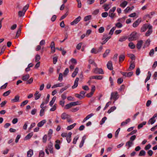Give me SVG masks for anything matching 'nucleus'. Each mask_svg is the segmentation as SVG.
I'll use <instances>...</instances> for the list:
<instances>
[{"mask_svg": "<svg viewBox=\"0 0 157 157\" xmlns=\"http://www.w3.org/2000/svg\"><path fill=\"white\" fill-rule=\"evenodd\" d=\"M139 36L137 33L133 32L130 34L128 40L130 41L136 40L139 38Z\"/></svg>", "mask_w": 157, "mask_h": 157, "instance_id": "f257e3e1", "label": "nucleus"}, {"mask_svg": "<svg viewBox=\"0 0 157 157\" xmlns=\"http://www.w3.org/2000/svg\"><path fill=\"white\" fill-rule=\"evenodd\" d=\"M119 97L117 92H112L111 94L110 99L111 100L113 99L115 101H116L119 98Z\"/></svg>", "mask_w": 157, "mask_h": 157, "instance_id": "f03ea898", "label": "nucleus"}, {"mask_svg": "<svg viewBox=\"0 0 157 157\" xmlns=\"http://www.w3.org/2000/svg\"><path fill=\"white\" fill-rule=\"evenodd\" d=\"M156 117H157V113H155L153 117L149 119L147 122V124H153L155 121V118Z\"/></svg>", "mask_w": 157, "mask_h": 157, "instance_id": "7ed1b4c3", "label": "nucleus"}, {"mask_svg": "<svg viewBox=\"0 0 157 157\" xmlns=\"http://www.w3.org/2000/svg\"><path fill=\"white\" fill-rule=\"evenodd\" d=\"M94 72L96 74H104L103 70L101 68H98L97 67L94 69Z\"/></svg>", "mask_w": 157, "mask_h": 157, "instance_id": "20e7f679", "label": "nucleus"}, {"mask_svg": "<svg viewBox=\"0 0 157 157\" xmlns=\"http://www.w3.org/2000/svg\"><path fill=\"white\" fill-rule=\"evenodd\" d=\"M121 73L124 76H125V77H129L132 75L133 74V72L131 71V72H129L127 73V72H121Z\"/></svg>", "mask_w": 157, "mask_h": 157, "instance_id": "39448f33", "label": "nucleus"}, {"mask_svg": "<svg viewBox=\"0 0 157 157\" xmlns=\"http://www.w3.org/2000/svg\"><path fill=\"white\" fill-rule=\"evenodd\" d=\"M81 19V17L80 16H78V17L75 18L73 21L71 23V25H74L75 24H77L80 21Z\"/></svg>", "mask_w": 157, "mask_h": 157, "instance_id": "423d86ee", "label": "nucleus"}, {"mask_svg": "<svg viewBox=\"0 0 157 157\" xmlns=\"http://www.w3.org/2000/svg\"><path fill=\"white\" fill-rule=\"evenodd\" d=\"M103 78L102 76L101 75H96L90 77V79L91 80L92 79H101Z\"/></svg>", "mask_w": 157, "mask_h": 157, "instance_id": "0eeeda50", "label": "nucleus"}, {"mask_svg": "<svg viewBox=\"0 0 157 157\" xmlns=\"http://www.w3.org/2000/svg\"><path fill=\"white\" fill-rule=\"evenodd\" d=\"M107 68L110 70H113V67L112 65V62L111 61H109L108 62L107 64Z\"/></svg>", "mask_w": 157, "mask_h": 157, "instance_id": "6e6552de", "label": "nucleus"}, {"mask_svg": "<svg viewBox=\"0 0 157 157\" xmlns=\"http://www.w3.org/2000/svg\"><path fill=\"white\" fill-rule=\"evenodd\" d=\"M20 96L18 95H17L14 97V98L11 100L12 102H16L19 101Z\"/></svg>", "mask_w": 157, "mask_h": 157, "instance_id": "1a4fd4ad", "label": "nucleus"}, {"mask_svg": "<svg viewBox=\"0 0 157 157\" xmlns=\"http://www.w3.org/2000/svg\"><path fill=\"white\" fill-rule=\"evenodd\" d=\"M141 22V20L140 19H137L133 23L132 25L133 27L134 28L137 27Z\"/></svg>", "mask_w": 157, "mask_h": 157, "instance_id": "9d476101", "label": "nucleus"}, {"mask_svg": "<svg viewBox=\"0 0 157 157\" xmlns=\"http://www.w3.org/2000/svg\"><path fill=\"white\" fill-rule=\"evenodd\" d=\"M143 43V41L140 40L138 41L136 44V48L138 49H140Z\"/></svg>", "mask_w": 157, "mask_h": 157, "instance_id": "9b49d317", "label": "nucleus"}, {"mask_svg": "<svg viewBox=\"0 0 157 157\" xmlns=\"http://www.w3.org/2000/svg\"><path fill=\"white\" fill-rule=\"evenodd\" d=\"M78 81L79 78H76L74 84V85L72 87V89H74L78 86Z\"/></svg>", "mask_w": 157, "mask_h": 157, "instance_id": "f8f14e48", "label": "nucleus"}, {"mask_svg": "<svg viewBox=\"0 0 157 157\" xmlns=\"http://www.w3.org/2000/svg\"><path fill=\"white\" fill-rule=\"evenodd\" d=\"M39 93V92L37 91L34 94V95L35 97V99L36 100L38 99L41 96V94Z\"/></svg>", "mask_w": 157, "mask_h": 157, "instance_id": "ddd939ff", "label": "nucleus"}, {"mask_svg": "<svg viewBox=\"0 0 157 157\" xmlns=\"http://www.w3.org/2000/svg\"><path fill=\"white\" fill-rule=\"evenodd\" d=\"M151 40L149 39H148L146 40L144 44L143 48L144 49L146 47H148L150 44Z\"/></svg>", "mask_w": 157, "mask_h": 157, "instance_id": "4468645a", "label": "nucleus"}, {"mask_svg": "<svg viewBox=\"0 0 157 157\" xmlns=\"http://www.w3.org/2000/svg\"><path fill=\"white\" fill-rule=\"evenodd\" d=\"M135 67V64L134 63H132V61L131 62L130 65L128 69V71H131Z\"/></svg>", "mask_w": 157, "mask_h": 157, "instance_id": "2eb2a0df", "label": "nucleus"}, {"mask_svg": "<svg viewBox=\"0 0 157 157\" xmlns=\"http://www.w3.org/2000/svg\"><path fill=\"white\" fill-rule=\"evenodd\" d=\"M69 115H68L66 113H63L61 116V118L63 120H65L66 119L68 118Z\"/></svg>", "mask_w": 157, "mask_h": 157, "instance_id": "dca6fc26", "label": "nucleus"}, {"mask_svg": "<svg viewBox=\"0 0 157 157\" xmlns=\"http://www.w3.org/2000/svg\"><path fill=\"white\" fill-rule=\"evenodd\" d=\"M86 139V136H84L82 138V140H81L80 144L79 145V147L80 148L82 147L84 144V143L85 140Z\"/></svg>", "mask_w": 157, "mask_h": 157, "instance_id": "f3484780", "label": "nucleus"}, {"mask_svg": "<svg viewBox=\"0 0 157 157\" xmlns=\"http://www.w3.org/2000/svg\"><path fill=\"white\" fill-rule=\"evenodd\" d=\"M130 121V118H128L126 119L125 121L123 122L121 124V126H123L125 125L129 122Z\"/></svg>", "mask_w": 157, "mask_h": 157, "instance_id": "a211bd4d", "label": "nucleus"}, {"mask_svg": "<svg viewBox=\"0 0 157 157\" xmlns=\"http://www.w3.org/2000/svg\"><path fill=\"white\" fill-rule=\"evenodd\" d=\"M147 24H145L141 28V32H143L145 31L147 29Z\"/></svg>", "mask_w": 157, "mask_h": 157, "instance_id": "6ab92c4d", "label": "nucleus"}, {"mask_svg": "<svg viewBox=\"0 0 157 157\" xmlns=\"http://www.w3.org/2000/svg\"><path fill=\"white\" fill-rule=\"evenodd\" d=\"M78 67H76L75 70V71L73 72L72 74V77H75L76 75L77 74L78 71Z\"/></svg>", "mask_w": 157, "mask_h": 157, "instance_id": "aec40b11", "label": "nucleus"}, {"mask_svg": "<svg viewBox=\"0 0 157 157\" xmlns=\"http://www.w3.org/2000/svg\"><path fill=\"white\" fill-rule=\"evenodd\" d=\"M46 122V120H44L42 121H41L38 124H37L38 126V127H42L44 124Z\"/></svg>", "mask_w": 157, "mask_h": 157, "instance_id": "412c9836", "label": "nucleus"}, {"mask_svg": "<svg viewBox=\"0 0 157 157\" xmlns=\"http://www.w3.org/2000/svg\"><path fill=\"white\" fill-rule=\"evenodd\" d=\"M93 113H91L90 114L88 115L83 120V122H85L86 120L89 119L90 117L93 116Z\"/></svg>", "mask_w": 157, "mask_h": 157, "instance_id": "4be33fe9", "label": "nucleus"}, {"mask_svg": "<svg viewBox=\"0 0 157 157\" xmlns=\"http://www.w3.org/2000/svg\"><path fill=\"white\" fill-rule=\"evenodd\" d=\"M29 78V74H26L25 75L23 76L22 77V79L24 81L27 80Z\"/></svg>", "mask_w": 157, "mask_h": 157, "instance_id": "5701e85b", "label": "nucleus"}, {"mask_svg": "<svg viewBox=\"0 0 157 157\" xmlns=\"http://www.w3.org/2000/svg\"><path fill=\"white\" fill-rule=\"evenodd\" d=\"M63 86V83H61L58 84H57L53 85L52 87V88H55L56 87H62Z\"/></svg>", "mask_w": 157, "mask_h": 157, "instance_id": "b1692460", "label": "nucleus"}, {"mask_svg": "<svg viewBox=\"0 0 157 157\" xmlns=\"http://www.w3.org/2000/svg\"><path fill=\"white\" fill-rule=\"evenodd\" d=\"M56 96H54L52 98V100L50 101V102L49 103V105L50 106H52L55 100H56Z\"/></svg>", "mask_w": 157, "mask_h": 157, "instance_id": "393cba45", "label": "nucleus"}, {"mask_svg": "<svg viewBox=\"0 0 157 157\" xmlns=\"http://www.w3.org/2000/svg\"><path fill=\"white\" fill-rule=\"evenodd\" d=\"M127 39V37L126 36H123L119 38V41L120 42H122L125 41Z\"/></svg>", "mask_w": 157, "mask_h": 157, "instance_id": "a878e982", "label": "nucleus"}, {"mask_svg": "<svg viewBox=\"0 0 157 157\" xmlns=\"http://www.w3.org/2000/svg\"><path fill=\"white\" fill-rule=\"evenodd\" d=\"M116 109V107L115 106L112 107L108 110L107 113H110L114 111Z\"/></svg>", "mask_w": 157, "mask_h": 157, "instance_id": "bb28decb", "label": "nucleus"}, {"mask_svg": "<svg viewBox=\"0 0 157 157\" xmlns=\"http://www.w3.org/2000/svg\"><path fill=\"white\" fill-rule=\"evenodd\" d=\"M128 4V2L126 1H124L120 5V6L123 8H124Z\"/></svg>", "mask_w": 157, "mask_h": 157, "instance_id": "cd10ccee", "label": "nucleus"}, {"mask_svg": "<svg viewBox=\"0 0 157 157\" xmlns=\"http://www.w3.org/2000/svg\"><path fill=\"white\" fill-rule=\"evenodd\" d=\"M110 52L109 49H107L105 51V52L103 54V57L105 58L109 54Z\"/></svg>", "mask_w": 157, "mask_h": 157, "instance_id": "c85d7f7f", "label": "nucleus"}, {"mask_svg": "<svg viewBox=\"0 0 157 157\" xmlns=\"http://www.w3.org/2000/svg\"><path fill=\"white\" fill-rule=\"evenodd\" d=\"M25 13L23 10L20 11L18 12V16L20 17L23 16L25 15Z\"/></svg>", "mask_w": 157, "mask_h": 157, "instance_id": "c756f323", "label": "nucleus"}, {"mask_svg": "<svg viewBox=\"0 0 157 157\" xmlns=\"http://www.w3.org/2000/svg\"><path fill=\"white\" fill-rule=\"evenodd\" d=\"M33 154V150H32L30 149L27 152V156L28 157H31Z\"/></svg>", "mask_w": 157, "mask_h": 157, "instance_id": "7c9ffc66", "label": "nucleus"}, {"mask_svg": "<svg viewBox=\"0 0 157 157\" xmlns=\"http://www.w3.org/2000/svg\"><path fill=\"white\" fill-rule=\"evenodd\" d=\"M129 47L131 49H133L135 48V45L132 42H130L128 44Z\"/></svg>", "mask_w": 157, "mask_h": 157, "instance_id": "2f4dec72", "label": "nucleus"}, {"mask_svg": "<svg viewBox=\"0 0 157 157\" xmlns=\"http://www.w3.org/2000/svg\"><path fill=\"white\" fill-rule=\"evenodd\" d=\"M125 58V56L124 55H121L119 57V61L120 62H121Z\"/></svg>", "mask_w": 157, "mask_h": 157, "instance_id": "473e14b6", "label": "nucleus"}, {"mask_svg": "<svg viewBox=\"0 0 157 157\" xmlns=\"http://www.w3.org/2000/svg\"><path fill=\"white\" fill-rule=\"evenodd\" d=\"M146 152L144 150H141L139 155V156H144L145 155Z\"/></svg>", "mask_w": 157, "mask_h": 157, "instance_id": "72a5a7b5", "label": "nucleus"}, {"mask_svg": "<svg viewBox=\"0 0 157 157\" xmlns=\"http://www.w3.org/2000/svg\"><path fill=\"white\" fill-rule=\"evenodd\" d=\"M113 12H111L109 11V16L111 17L112 19L115 16V14L113 13Z\"/></svg>", "mask_w": 157, "mask_h": 157, "instance_id": "f704fd0d", "label": "nucleus"}, {"mask_svg": "<svg viewBox=\"0 0 157 157\" xmlns=\"http://www.w3.org/2000/svg\"><path fill=\"white\" fill-rule=\"evenodd\" d=\"M111 37V36H109L108 37H107L105 39V40L102 42L101 43V44L102 45L105 44L107 41Z\"/></svg>", "mask_w": 157, "mask_h": 157, "instance_id": "c9c22d12", "label": "nucleus"}, {"mask_svg": "<svg viewBox=\"0 0 157 157\" xmlns=\"http://www.w3.org/2000/svg\"><path fill=\"white\" fill-rule=\"evenodd\" d=\"M91 15H89L87 16H86L84 18V20L85 21H86L90 20L91 19Z\"/></svg>", "mask_w": 157, "mask_h": 157, "instance_id": "e433bc0d", "label": "nucleus"}, {"mask_svg": "<svg viewBox=\"0 0 157 157\" xmlns=\"http://www.w3.org/2000/svg\"><path fill=\"white\" fill-rule=\"evenodd\" d=\"M33 135V134L32 133H30L28 134L27 136H26L25 138L26 140H28L30 139Z\"/></svg>", "mask_w": 157, "mask_h": 157, "instance_id": "4c0bfd02", "label": "nucleus"}, {"mask_svg": "<svg viewBox=\"0 0 157 157\" xmlns=\"http://www.w3.org/2000/svg\"><path fill=\"white\" fill-rule=\"evenodd\" d=\"M146 124V121H144L142 122V123L140 124L139 125H138V128H142L144 125H145Z\"/></svg>", "mask_w": 157, "mask_h": 157, "instance_id": "58836bf2", "label": "nucleus"}, {"mask_svg": "<svg viewBox=\"0 0 157 157\" xmlns=\"http://www.w3.org/2000/svg\"><path fill=\"white\" fill-rule=\"evenodd\" d=\"M152 30H148L145 33V36H149L152 33Z\"/></svg>", "mask_w": 157, "mask_h": 157, "instance_id": "ea45409f", "label": "nucleus"}, {"mask_svg": "<svg viewBox=\"0 0 157 157\" xmlns=\"http://www.w3.org/2000/svg\"><path fill=\"white\" fill-rule=\"evenodd\" d=\"M21 29L20 28H19L18 30L17 31V34L15 36V37L16 38H17L19 37L20 33H21Z\"/></svg>", "mask_w": 157, "mask_h": 157, "instance_id": "a19ab883", "label": "nucleus"}, {"mask_svg": "<svg viewBox=\"0 0 157 157\" xmlns=\"http://www.w3.org/2000/svg\"><path fill=\"white\" fill-rule=\"evenodd\" d=\"M109 6V4H105L104 5V9L105 11H107L110 8V7Z\"/></svg>", "mask_w": 157, "mask_h": 157, "instance_id": "79ce46f5", "label": "nucleus"}, {"mask_svg": "<svg viewBox=\"0 0 157 157\" xmlns=\"http://www.w3.org/2000/svg\"><path fill=\"white\" fill-rule=\"evenodd\" d=\"M28 102V100H26L23 102H22L21 105L20 106L21 107L24 106L25 105H26Z\"/></svg>", "mask_w": 157, "mask_h": 157, "instance_id": "37998d69", "label": "nucleus"}, {"mask_svg": "<svg viewBox=\"0 0 157 157\" xmlns=\"http://www.w3.org/2000/svg\"><path fill=\"white\" fill-rule=\"evenodd\" d=\"M11 92V91L10 90H9L5 92H4L3 94V95L4 96H6L8 95Z\"/></svg>", "mask_w": 157, "mask_h": 157, "instance_id": "c03bdc74", "label": "nucleus"}, {"mask_svg": "<svg viewBox=\"0 0 157 157\" xmlns=\"http://www.w3.org/2000/svg\"><path fill=\"white\" fill-rule=\"evenodd\" d=\"M68 87V86H66L63 88H62L59 91V92L60 93H62L63 91L64 90H66Z\"/></svg>", "mask_w": 157, "mask_h": 157, "instance_id": "a18cd8bd", "label": "nucleus"}, {"mask_svg": "<svg viewBox=\"0 0 157 157\" xmlns=\"http://www.w3.org/2000/svg\"><path fill=\"white\" fill-rule=\"evenodd\" d=\"M75 96L76 97L80 99L84 98V96H82L80 94H75Z\"/></svg>", "mask_w": 157, "mask_h": 157, "instance_id": "49530a36", "label": "nucleus"}, {"mask_svg": "<svg viewBox=\"0 0 157 157\" xmlns=\"http://www.w3.org/2000/svg\"><path fill=\"white\" fill-rule=\"evenodd\" d=\"M116 27H113L110 31L109 34L111 35H113L114 31L116 29Z\"/></svg>", "mask_w": 157, "mask_h": 157, "instance_id": "de8ad7c7", "label": "nucleus"}, {"mask_svg": "<svg viewBox=\"0 0 157 157\" xmlns=\"http://www.w3.org/2000/svg\"><path fill=\"white\" fill-rule=\"evenodd\" d=\"M40 57L39 55L37 54L35 58V61L36 62H38L40 59Z\"/></svg>", "mask_w": 157, "mask_h": 157, "instance_id": "09e8293b", "label": "nucleus"}, {"mask_svg": "<svg viewBox=\"0 0 157 157\" xmlns=\"http://www.w3.org/2000/svg\"><path fill=\"white\" fill-rule=\"evenodd\" d=\"M104 31V28L103 27H101L98 29V31L99 33H103Z\"/></svg>", "mask_w": 157, "mask_h": 157, "instance_id": "8fccbe9b", "label": "nucleus"}, {"mask_svg": "<svg viewBox=\"0 0 157 157\" xmlns=\"http://www.w3.org/2000/svg\"><path fill=\"white\" fill-rule=\"evenodd\" d=\"M45 109H41L40 111V116H42L44 114Z\"/></svg>", "mask_w": 157, "mask_h": 157, "instance_id": "3c124183", "label": "nucleus"}, {"mask_svg": "<svg viewBox=\"0 0 157 157\" xmlns=\"http://www.w3.org/2000/svg\"><path fill=\"white\" fill-rule=\"evenodd\" d=\"M56 105H57L56 104H55L50 109V111H54L56 110Z\"/></svg>", "mask_w": 157, "mask_h": 157, "instance_id": "603ef678", "label": "nucleus"}, {"mask_svg": "<svg viewBox=\"0 0 157 157\" xmlns=\"http://www.w3.org/2000/svg\"><path fill=\"white\" fill-rule=\"evenodd\" d=\"M33 78H31L29 80H28V81H27L26 82V84H30L33 82Z\"/></svg>", "mask_w": 157, "mask_h": 157, "instance_id": "864d4df0", "label": "nucleus"}, {"mask_svg": "<svg viewBox=\"0 0 157 157\" xmlns=\"http://www.w3.org/2000/svg\"><path fill=\"white\" fill-rule=\"evenodd\" d=\"M123 79L121 78H119L117 79V82L118 84H121L123 82Z\"/></svg>", "mask_w": 157, "mask_h": 157, "instance_id": "5fc2aeb1", "label": "nucleus"}, {"mask_svg": "<svg viewBox=\"0 0 157 157\" xmlns=\"http://www.w3.org/2000/svg\"><path fill=\"white\" fill-rule=\"evenodd\" d=\"M133 143L130 141H128L126 144V145H128V146L129 147H130L131 146V144H132Z\"/></svg>", "mask_w": 157, "mask_h": 157, "instance_id": "6e6d98bb", "label": "nucleus"}, {"mask_svg": "<svg viewBox=\"0 0 157 157\" xmlns=\"http://www.w3.org/2000/svg\"><path fill=\"white\" fill-rule=\"evenodd\" d=\"M29 7V5H26L23 7L22 10L25 13L26 10L28 9Z\"/></svg>", "mask_w": 157, "mask_h": 157, "instance_id": "4d7b16f0", "label": "nucleus"}, {"mask_svg": "<svg viewBox=\"0 0 157 157\" xmlns=\"http://www.w3.org/2000/svg\"><path fill=\"white\" fill-rule=\"evenodd\" d=\"M63 74L61 73H60L59 75L58 80L60 81H61L63 80Z\"/></svg>", "mask_w": 157, "mask_h": 157, "instance_id": "13d9d810", "label": "nucleus"}, {"mask_svg": "<svg viewBox=\"0 0 157 157\" xmlns=\"http://www.w3.org/2000/svg\"><path fill=\"white\" fill-rule=\"evenodd\" d=\"M44 152L42 151H41L40 152L39 157H44Z\"/></svg>", "mask_w": 157, "mask_h": 157, "instance_id": "bf43d9fd", "label": "nucleus"}, {"mask_svg": "<svg viewBox=\"0 0 157 157\" xmlns=\"http://www.w3.org/2000/svg\"><path fill=\"white\" fill-rule=\"evenodd\" d=\"M78 139V136H76L75 137V138L74 139L73 141V143L74 144H75L76 143V142L77 140Z\"/></svg>", "mask_w": 157, "mask_h": 157, "instance_id": "052dcab7", "label": "nucleus"}, {"mask_svg": "<svg viewBox=\"0 0 157 157\" xmlns=\"http://www.w3.org/2000/svg\"><path fill=\"white\" fill-rule=\"evenodd\" d=\"M120 130V128H118L117 130L116 131L115 133V137L117 138L118 136Z\"/></svg>", "mask_w": 157, "mask_h": 157, "instance_id": "680f3d73", "label": "nucleus"}, {"mask_svg": "<svg viewBox=\"0 0 157 157\" xmlns=\"http://www.w3.org/2000/svg\"><path fill=\"white\" fill-rule=\"evenodd\" d=\"M49 97H50V95L49 94H48L47 96L46 99V100L45 101V102H44L45 104H47L48 103V102L49 101Z\"/></svg>", "mask_w": 157, "mask_h": 157, "instance_id": "e2e57ef3", "label": "nucleus"}, {"mask_svg": "<svg viewBox=\"0 0 157 157\" xmlns=\"http://www.w3.org/2000/svg\"><path fill=\"white\" fill-rule=\"evenodd\" d=\"M91 52L92 53L97 54L98 53L97 49L94 48H93L91 51Z\"/></svg>", "mask_w": 157, "mask_h": 157, "instance_id": "0e129e2a", "label": "nucleus"}, {"mask_svg": "<svg viewBox=\"0 0 157 157\" xmlns=\"http://www.w3.org/2000/svg\"><path fill=\"white\" fill-rule=\"evenodd\" d=\"M108 13L106 12L103 13L101 14V16L103 17H107Z\"/></svg>", "mask_w": 157, "mask_h": 157, "instance_id": "69168bd1", "label": "nucleus"}, {"mask_svg": "<svg viewBox=\"0 0 157 157\" xmlns=\"http://www.w3.org/2000/svg\"><path fill=\"white\" fill-rule=\"evenodd\" d=\"M128 56L132 60H135V56L133 54H130Z\"/></svg>", "mask_w": 157, "mask_h": 157, "instance_id": "338daca9", "label": "nucleus"}, {"mask_svg": "<svg viewBox=\"0 0 157 157\" xmlns=\"http://www.w3.org/2000/svg\"><path fill=\"white\" fill-rule=\"evenodd\" d=\"M58 57H54L53 59V63L54 64H55L57 61Z\"/></svg>", "mask_w": 157, "mask_h": 157, "instance_id": "774afa93", "label": "nucleus"}]
</instances>
